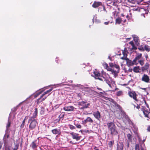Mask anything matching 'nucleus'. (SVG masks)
Segmentation results:
<instances>
[{"label": "nucleus", "mask_w": 150, "mask_h": 150, "mask_svg": "<svg viewBox=\"0 0 150 150\" xmlns=\"http://www.w3.org/2000/svg\"><path fill=\"white\" fill-rule=\"evenodd\" d=\"M93 74H94V76L96 79H98L100 80H102V79L100 77V74L96 70L93 71Z\"/></svg>", "instance_id": "nucleus-10"}, {"label": "nucleus", "mask_w": 150, "mask_h": 150, "mask_svg": "<svg viewBox=\"0 0 150 150\" xmlns=\"http://www.w3.org/2000/svg\"><path fill=\"white\" fill-rule=\"evenodd\" d=\"M109 21H108V22H105L104 23V24L105 25H108V23H109Z\"/></svg>", "instance_id": "nucleus-45"}, {"label": "nucleus", "mask_w": 150, "mask_h": 150, "mask_svg": "<svg viewBox=\"0 0 150 150\" xmlns=\"http://www.w3.org/2000/svg\"><path fill=\"white\" fill-rule=\"evenodd\" d=\"M7 132L8 131H7L6 130V133L4 136V139L8 138V137L9 136V134Z\"/></svg>", "instance_id": "nucleus-30"}, {"label": "nucleus", "mask_w": 150, "mask_h": 150, "mask_svg": "<svg viewBox=\"0 0 150 150\" xmlns=\"http://www.w3.org/2000/svg\"><path fill=\"white\" fill-rule=\"evenodd\" d=\"M144 59H142V60H138V63H139V64L142 66L144 64Z\"/></svg>", "instance_id": "nucleus-27"}, {"label": "nucleus", "mask_w": 150, "mask_h": 150, "mask_svg": "<svg viewBox=\"0 0 150 150\" xmlns=\"http://www.w3.org/2000/svg\"><path fill=\"white\" fill-rule=\"evenodd\" d=\"M31 146L32 148L33 149H34L36 148L37 146L36 144L34 142H32Z\"/></svg>", "instance_id": "nucleus-25"}, {"label": "nucleus", "mask_w": 150, "mask_h": 150, "mask_svg": "<svg viewBox=\"0 0 150 150\" xmlns=\"http://www.w3.org/2000/svg\"><path fill=\"white\" fill-rule=\"evenodd\" d=\"M102 4V3L101 2L94 1L92 4V6L93 8H96L100 6H101Z\"/></svg>", "instance_id": "nucleus-14"}, {"label": "nucleus", "mask_w": 150, "mask_h": 150, "mask_svg": "<svg viewBox=\"0 0 150 150\" xmlns=\"http://www.w3.org/2000/svg\"><path fill=\"white\" fill-rule=\"evenodd\" d=\"M93 115L94 117L97 119L99 120L100 118V114L99 112L97 111L93 113Z\"/></svg>", "instance_id": "nucleus-16"}, {"label": "nucleus", "mask_w": 150, "mask_h": 150, "mask_svg": "<svg viewBox=\"0 0 150 150\" xmlns=\"http://www.w3.org/2000/svg\"><path fill=\"white\" fill-rule=\"evenodd\" d=\"M18 146H19L18 144L16 145L15 146L14 148L13 149V150H17V149L18 148Z\"/></svg>", "instance_id": "nucleus-35"}, {"label": "nucleus", "mask_w": 150, "mask_h": 150, "mask_svg": "<svg viewBox=\"0 0 150 150\" xmlns=\"http://www.w3.org/2000/svg\"><path fill=\"white\" fill-rule=\"evenodd\" d=\"M75 109V108L72 106H66L64 108V110L67 111H72Z\"/></svg>", "instance_id": "nucleus-12"}, {"label": "nucleus", "mask_w": 150, "mask_h": 150, "mask_svg": "<svg viewBox=\"0 0 150 150\" xmlns=\"http://www.w3.org/2000/svg\"><path fill=\"white\" fill-rule=\"evenodd\" d=\"M113 142H112V141H111L110 142L108 143V145H109V146L110 147L111 146H112V144H113Z\"/></svg>", "instance_id": "nucleus-36"}, {"label": "nucleus", "mask_w": 150, "mask_h": 150, "mask_svg": "<svg viewBox=\"0 0 150 150\" xmlns=\"http://www.w3.org/2000/svg\"><path fill=\"white\" fill-rule=\"evenodd\" d=\"M83 108H83H82V107H81V108Z\"/></svg>", "instance_id": "nucleus-56"}, {"label": "nucleus", "mask_w": 150, "mask_h": 150, "mask_svg": "<svg viewBox=\"0 0 150 150\" xmlns=\"http://www.w3.org/2000/svg\"><path fill=\"white\" fill-rule=\"evenodd\" d=\"M142 57L141 54H137L134 59L132 61L134 65H137L138 64V60L140 59Z\"/></svg>", "instance_id": "nucleus-8"}, {"label": "nucleus", "mask_w": 150, "mask_h": 150, "mask_svg": "<svg viewBox=\"0 0 150 150\" xmlns=\"http://www.w3.org/2000/svg\"><path fill=\"white\" fill-rule=\"evenodd\" d=\"M38 114V110L37 108H35V111L33 113V116L32 117L33 119L36 118L37 115Z\"/></svg>", "instance_id": "nucleus-22"}, {"label": "nucleus", "mask_w": 150, "mask_h": 150, "mask_svg": "<svg viewBox=\"0 0 150 150\" xmlns=\"http://www.w3.org/2000/svg\"><path fill=\"white\" fill-rule=\"evenodd\" d=\"M25 123L22 122V124L21 125V127H23L24 126Z\"/></svg>", "instance_id": "nucleus-43"}, {"label": "nucleus", "mask_w": 150, "mask_h": 150, "mask_svg": "<svg viewBox=\"0 0 150 150\" xmlns=\"http://www.w3.org/2000/svg\"><path fill=\"white\" fill-rule=\"evenodd\" d=\"M122 94V91H118L117 92V95L118 96L121 95Z\"/></svg>", "instance_id": "nucleus-33"}, {"label": "nucleus", "mask_w": 150, "mask_h": 150, "mask_svg": "<svg viewBox=\"0 0 150 150\" xmlns=\"http://www.w3.org/2000/svg\"><path fill=\"white\" fill-rule=\"evenodd\" d=\"M133 71L136 73L139 72L140 69L139 67H134L133 69Z\"/></svg>", "instance_id": "nucleus-23"}, {"label": "nucleus", "mask_w": 150, "mask_h": 150, "mask_svg": "<svg viewBox=\"0 0 150 150\" xmlns=\"http://www.w3.org/2000/svg\"><path fill=\"white\" fill-rule=\"evenodd\" d=\"M96 15H95L93 17V22H96L97 23H100V21L99 20H97L96 18Z\"/></svg>", "instance_id": "nucleus-26"}, {"label": "nucleus", "mask_w": 150, "mask_h": 150, "mask_svg": "<svg viewBox=\"0 0 150 150\" xmlns=\"http://www.w3.org/2000/svg\"><path fill=\"white\" fill-rule=\"evenodd\" d=\"M103 10H104L105 11H106V10H105V8L104 7H103Z\"/></svg>", "instance_id": "nucleus-50"}, {"label": "nucleus", "mask_w": 150, "mask_h": 150, "mask_svg": "<svg viewBox=\"0 0 150 150\" xmlns=\"http://www.w3.org/2000/svg\"><path fill=\"white\" fill-rule=\"evenodd\" d=\"M52 133L55 134H59L61 133L60 130L59 129H55L52 131Z\"/></svg>", "instance_id": "nucleus-17"}, {"label": "nucleus", "mask_w": 150, "mask_h": 150, "mask_svg": "<svg viewBox=\"0 0 150 150\" xmlns=\"http://www.w3.org/2000/svg\"><path fill=\"white\" fill-rule=\"evenodd\" d=\"M142 48L144 50H145L147 52H149L150 51V47L149 46L147 45H145L142 47Z\"/></svg>", "instance_id": "nucleus-21"}, {"label": "nucleus", "mask_w": 150, "mask_h": 150, "mask_svg": "<svg viewBox=\"0 0 150 150\" xmlns=\"http://www.w3.org/2000/svg\"><path fill=\"white\" fill-rule=\"evenodd\" d=\"M129 43V44H131L132 45H133L134 43H133V42L132 41H130V42Z\"/></svg>", "instance_id": "nucleus-44"}, {"label": "nucleus", "mask_w": 150, "mask_h": 150, "mask_svg": "<svg viewBox=\"0 0 150 150\" xmlns=\"http://www.w3.org/2000/svg\"><path fill=\"white\" fill-rule=\"evenodd\" d=\"M2 145L0 143V149H1V147Z\"/></svg>", "instance_id": "nucleus-49"}, {"label": "nucleus", "mask_w": 150, "mask_h": 150, "mask_svg": "<svg viewBox=\"0 0 150 150\" xmlns=\"http://www.w3.org/2000/svg\"><path fill=\"white\" fill-rule=\"evenodd\" d=\"M76 127L78 128H81V126L79 124H77L76 125Z\"/></svg>", "instance_id": "nucleus-42"}, {"label": "nucleus", "mask_w": 150, "mask_h": 150, "mask_svg": "<svg viewBox=\"0 0 150 150\" xmlns=\"http://www.w3.org/2000/svg\"><path fill=\"white\" fill-rule=\"evenodd\" d=\"M105 81H106V83L108 84L111 88H112L115 86V81H112L108 75H107V76H106V78H105Z\"/></svg>", "instance_id": "nucleus-3"}, {"label": "nucleus", "mask_w": 150, "mask_h": 150, "mask_svg": "<svg viewBox=\"0 0 150 150\" xmlns=\"http://www.w3.org/2000/svg\"><path fill=\"white\" fill-rule=\"evenodd\" d=\"M149 67V64H146L144 67L142 68V70H144L146 69H147Z\"/></svg>", "instance_id": "nucleus-28"}, {"label": "nucleus", "mask_w": 150, "mask_h": 150, "mask_svg": "<svg viewBox=\"0 0 150 150\" xmlns=\"http://www.w3.org/2000/svg\"><path fill=\"white\" fill-rule=\"evenodd\" d=\"M53 89V88H52L50 90H47L46 91L44 92L43 93L41 96L40 97L37 99V102L38 103H40L41 102H42L43 100H44L46 98V97H45L43 98L42 99V98L43 97V96L45 95H46L48 93L50 92Z\"/></svg>", "instance_id": "nucleus-7"}, {"label": "nucleus", "mask_w": 150, "mask_h": 150, "mask_svg": "<svg viewBox=\"0 0 150 150\" xmlns=\"http://www.w3.org/2000/svg\"><path fill=\"white\" fill-rule=\"evenodd\" d=\"M93 120L89 117H87V118L84 121H83V122L84 123H86L87 122H89L90 123H93Z\"/></svg>", "instance_id": "nucleus-18"}, {"label": "nucleus", "mask_w": 150, "mask_h": 150, "mask_svg": "<svg viewBox=\"0 0 150 150\" xmlns=\"http://www.w3.org/2000/svg\"><path fill=\"white\" fill-rule=\"evenodd\" d=\"M144 103L147 107V108L145 107L142 106L141 107L142 110L143 111L144 115L146 117H148V115L150 113V110L149 109L148 105L146 104V102L144 100Z\"/></svg>", "instance_id": "nucleus-6"}, {"label": "nucleus", "mask_w": 150, "mask_h": 150, "mask_svg": "<svg viewBox=\"0 0 150 150\" xmlns=\"http://www.w3.org/2000/svg\"><path fill=\"white\" fill-rule=\"evenodd\" d=\"M42 93V92H40L39 93H37L36 95H35V97H36L40 95Z\"/></svg>", "instance_id": "nucleus-38"}, {"label": "nucleus", "mask_w": 150, "mask_h": 150, "mask_svg": "<svg viewBox=\"0 0 150 150\" xmlns=\"http://www.w3.org/2000/svg\"><path fill=\"white\" fill-rule=\"evenodd\" d=\"M10 122L8 121V123L7 125V128H8L10 126Z\"/></svg>", "instance_id": "nucleus-41"}, {"label": "nucleus", "mask_w": 150, "mask_h": 150, "mask_svg": "<svg viewBox=\"0 0 150 150\" xmlns=\"http://www.w3.org/2000/svg\"><path fill=\"white\" fill-rule=\"evenodd\" d=\"M142 16H143V17H144V18H145V16H144V14H142Z\"/></svg>", "instance_id": "nucleus-52"}, {"label": "nucleus", "mask_w": 150, "mask_h": 150, "mask_svg": "<svg viewBox=\"0 0 150 150\" xmlns=\"http://www.w3.org/2000/svg\"><path fill=\"white\" fill-rule=\"evenodd\" d=\"M85 103L84 102H82L81 103H79V105H83V108H86L88 107V106L90 105L89 103H88L87 104H85L84 105H83Z\"/></svg>", "instance_id": "nucleus-20"}, {"label": "nucleus", "mask_w": 150, "mask_h": 150, "mask_svg": "<svg viewBox=\"0 0 150 150\" xmlns=\"http://www.w3.org/2000/svg\"><path fill=\"white\" fill-rule=\"evenodd\" d=\"M135 150H139V146L138 144H137L135 145ZM141 150H144L143 148L141 149Z\"/></svg>", "instance_id": "nucleus-31"}, {"label": "nucleus", "mask_w": 150, "mask_h": 150, "mask_svg": "<svg viewBox=\"0 0 150 150\" xmlns=\"http://www.w3.org/2000/svg\"><path fill=\"white\" fill-rule=\"evenodd\" d=\"M103 65L105 68L108 71H111V68H110L108 66V64L105 62H103Z\"/></svg>", "instance_id": "nucleus-19"}, {"label": "nucleus", "mask_w": 150, "mask_h": 150, "mask_svg": "<svg viewBox=\"0 0 150 150\" xmlns=\"http://www.w3.org/2000/svg\"><path fill=\"white\" fill-rule=\"evenodd\" d=\"M128 94L130 97L132 98L135 100H137L136 98L137 95L134 92H129L128 93Z\"/></svg>", "instance_id": "nucleus-11"}, {"label": "nucleus", "mask_w": 150, "mask_h": 150, "mask_svg": "<svg viewBox=\"0 0 150 150\" xmlns=\"http://www.w3.org/2000/svg\"><path fill=\"white\" fill-rule=\"evenodd\" d=\"M142 80L146 82H148L149 80V79L147 75L144 74L142 78Z\"/></svg>", "instance_id": "nucleus-15"}, {"label": "nucleus", "mask_w": 150, "mask_h": 150, "mask_svg": "<svg viewBox=\"0 0 150 150\" xmlns=\"http://www.w3.org/2000/svg\"><path fill=\"white\" fill-rule=\"evenodd\" d=\"M121 15H122V16H124V15H123V14H121Z\"/></svg>", "instance_id": "nucleus-53"}, {"label": "nucleus", "mask_w": 150, "mask_h": 150, "mask_svg": "<svg viewBox=\"0 0 150 150\" xmlns=\"http://www.w3.org/2000/svg\"><path fill=\"white\" fill-rule=\"evenodd\" d=\"M132 37L136 44H138L139 42V39L137 35H132Z\"/></svg>", "instance_id": "nucleus-13"}, {"label": "nucleus", "mask_w": 150, "mask_h": 150, "mask_svg": "<svg viewBox=\"0 0 150 150\" xmlns=\"http://www.w3.org/2000/svg\"><path fill=\"white\" fill-rule=\"evenodd\" d=\"M127 137L129 140H131L132 139V136L130 134H128L127 135Z\"/></svg>", "instance_id": "nucleus-32"}, {"label": "nucleus", "mask_w": 150, "mask_h": 150, "mask_svg": "<svg viewBox=\"0 0 150 150\" xmlns=\"http://www.w3.org/2000/svg\"><path fill=\"white\" fill-rule=\"evenodd\" d=\"M125 48L123 51H122V54L123 56L121 58L122 59L125 60L126 61L128 67L132 66L134 65L133 61L127 58V52L125 50Z\"/></svg>", "instance_id": "nucleus-2"}, {"label": "nucleus", "mask_w": 150, "mask_h": 150, "mask_svg": "<svg viewBox=\"0 0 150 150\" xmlns=\"http://www.w3.org/2000/svg\"><path fill=\"white\" fill-rule=\"evenodd\" d=\"M70 134L72 136L73 139H75L77 141L79 140L81 138L80 136H79L78 134L72 132Z\"/></svg>", "instance_id": "nucleus-9"}, {"label": "nucleus", "mask_w": 150, "mask_h": 150, "mask_svg": "<svg viewBox=\"0 0 150 150\" xmlns=\"http://www.w3.org/2000/svg\"><path fill=\"white\" fill-rule=\"evenodd\" d=\"M141 89L143 90H146V88H142Z\"/></svg>", "instance_id": "nucleus-51"}, {"label": "nucleus", "mask_w": 150, "mask_h": 150, "mask_svg": "<svg viewBox=\"0 0 150 150\" xmlns=\"http://www.w3.org/2000/svg\"><path fill=\"white\" fill-rule=\"evenodd\" d=\"M69 127L71 129H73L75 128V127L71 125H70Z\"/></svg>", "instance_id": "nucleus-37"}, {"label": "nucleus", "mask_w": 150, "mask_h": 150, "mask_svg": "<svg viewBox=\"0 0 150 150\" xmlns=\"http://www.w3.org/2000/svg\"><path fill=\"white\" fill-rule=\"evenodd\" d=\"M107 1H111V3H110V4L112 3V4H113L114 3V0H107ZM110 4V3H108L107 4Z\"/></svg>", "instance_id": "nucleus-40"}, {"label": "nucleus", "mask_w": 150, "mask_h": 150, "mask_svg": "<svg viewBox=\"0 0 150 150\" xmlns=\"http://www.w3.org/2000/svg\"><path fill=\"white\" fill-rule=\"evenodd\" d=\"M126 21V20H124V21Z\"/></svg>", "instance_id": "nucleus-55"}, {"label": "nucleus", "mask_w": 150, "mask_h": 150, "mask_svg": "<svg viewBox=\"0 0 150 150\" xmlns=\"http://www.w3.org/2000/svg\"><path fill=\"white\" fill-rule=\"evenodd\" d=\"M107 125L112 134L115 135L117 134L118 132L115 129V126L113 122L109 123H108Z\"/></svg>", "instance_id": "nucleus-1"}, {"label": "nucleus", "mask_w": 150, "mask_h": 150, "mask_svg": "<svg viewBox=\"0 0 150 150\" xmlns=\"http://www.w3.org/2000/svg\"><path fill=\"white\" fill-rule=\"evenodd\" d=\"M97 89L98 90H100V91H102V89L101 88H97Z\"/></svg>", "instance_id": "nucleus-48"}, {"label": "nucleus", "mask_w": 150, "mask_h": 150, "mask_svg": "<svg viewBox=\"0 0 150 150\" xmlns=\"http://www.w3.org/2000/svg\"><path fill=\"white\" fill-rule=\"evenodd\" d=\"M28 122L30 123L29 127L31 129H34L38 125L37 121L32 117H30L28 120Z\"/></svg>", "instance_id": "nucleus-4"}, {"label": "nucleus", "mask_w": 150, "mask_h": 150, "mask_svg": "<svg viewBox=\"0 0 150 150\" xmlns=\"http://www.w3.org/2000/svg\"><path fill=\"white\" fill-rule=\"evenodd\" d=\"M147 130L148 131L150 132V126L147 128Z\"/></svg>", "instance_id": "nucleus-46"}, {"label": "nucleus", "mask_w": 150, "mask_h": 150, "mask_svg": "<svg viewBox=\"0 0 150 150\" xmlns=\"http://www.w3.org/2000/svg\"><path fill=\"white\" fill-rule=\"evenodd\" d=\"M94 92V93H94V94H95V93H96V92Z\"/></svg>", "instance_id": "nucleus-54"}, {"label": "nucleus", "mask_w": 150, "mask_h": 150, "mask_svg": "<svg viewBox=\"0 0 150 150\" xmlns=\"http://www.w3.org/2000/svg\"><path fill=\"white\" fill-rule=\"evenodd\" d=\"M122 22V19L120 18H117L115 21V24H120Z\"/></svg>", "instance_id": "nucleus-24"}, {"label": "nucleus", "mask_w": 150, "mask_h": 150, "mask_svg": "<svg viewBox=\"0 0 150 150\" xmlns=\"http://www.w3.org/2000/svg\"><path fill=\"white\" fill-rule=\"evenodd\" d=\"M109 66L111 67L110 68L113 69V67H114V64H113L112 63H110L109 64Z\"/></svg>", "instance_id": "nucleus-34"}, {"label": "nucleus", "mask_w": 150, "mask_h": 150, "mask_svg": "<svg viewBox=\"0 0 150 150\" xmlns=\"http://www.w3.org/2000/svg\"><path fill=\"white\" fill-rule=\"evenodd\" d=\"M28 118V116H25L23 121V122L25 123V121Z\"/></svg>", "instance_id": "nucleus-39"}, {"label": "nucleus", "mask_w": 150, "mask_h": 150, "mask_svg": "<svg viewBox=\"0 0 150 150\" xmlns=\"http://www.w3.org/2000/svg\"><path fill=\"white\" fill-rule=\"evenodd\" d=\"M145 58L146 59H147V58H148V56L147 55H146L145 56Z\"/></svg>", "instance_id": "nucleus-47"}, {"label": "nucleus", "mask_w": 150, "mask_h": 150, "mask_svg": "<svg viewBox=\"0 0 150 150\" xmlns=\"http://www.w3.org/2000/svg\"><path fill=\"white\" fill-rule=\"evenodd\" d=\"M114 67L116 68V69L115 70L114 68H111V72L112 74L114 75V77H116L119 72L120 68L119 66L116 64H114Z\"/></svg>", "instance_id": "nucleus-5"}, {"label": "nucleus", "mask_w": 150, "mask_h": 150, "mask_svg": "<svg viewBox=\"0 0 150 150\" xmlns=\"http://www.w3.org/2000/svg\"><path fill=\"white\" fill-rule=\"evenodd\" d=\"M123 146L121 145L118 146L117 147V150H123Z\"/></svg>", "instance_id": "nucleus-29"}]
</instances>
